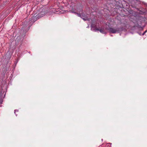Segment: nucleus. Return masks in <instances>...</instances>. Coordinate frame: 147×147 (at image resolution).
Masks as SVG:
<instances>
[{"mask_svg":"<svg viewBox=\"0 0 147 147\" xmlns=\"http://www.w3.org/2000/svg\"><path fill=\"white\" fill-rule=\"evenodd\" d=\"M73 13H76L77 14L78 16L79 17H81V18H82V19L84 20H88V16L87 15H81L80 14H79L78 13H77L75 12H72Z\"/></svg>","mask_w":147,"mask_h":147,"instance_id":"f257e3e1","label":"nucleus"},{"mask_svg":"<svg viewBox=\"0 0 147 147\" xmlns=\"http://www.w3.org/2000/svg\"><path fill=\"white\" fill-rule=\"evenodd\" d=\"M92 29L93 30H94L95 31H99L101 33H105V32L103 29H99L95 27H92Z\"/></svg>","mask_w":147,"mask_h":147,"instance_id":"f03ea898","label":"nucleus"},{"mask_svg":"<svg viewBox=\"0 0 147 147\" xmlns=\"http://www.w3.org/2000/svg\"><path fill=\"white\" fill-rule=\"evenodd\" d=\"M109 30L110 32L112 33H115L117 32L118 31L119 29L118 28L115 29L113 28H110Z\"/></svg>","mask_w":147,"mask_h":147,"instance_id":"7ed1b4c3","label":"nucleus"},{"mask_svg":"<svg viewBox=\"0 0 147 147\" xmlns=\"http://www.w3.org/2000/svg\"><path fill=\"white\" fill-rule=\"evenodd\" d=\"M65 11L62 10L61 9H59L58 10H57L56 11H55L54 12L56 13H64Z\"/></svg>","mask_w":147,"mask_h":147,"instance_id":"20e7f679","label":"nucleus"},{"mask_svg":"<svg viewBox=\"0 0 147 147\" xmlns=\"http://www.w3.org/2000/svg\"><path fill=\"white\" fill-rule=\"evenodd\" d=\"M147 30H146L142 34V35H144V34H145V33L147 32Z\"/></svg>","mask_w":147,"mask_h":147,"instance_id":"39448f33","label":"nucleus"},{"mask_svg":"<svg viewBox=\"0 0 147 147\" xmlns=\"http://www.w3.org/2000/svg\"><path fill=\"white\" fill-rule=\"evenodd\" d=\"M16 111L18 112V111L17 110H14V113H15V114H16Z\"/></svg>","mask_w":147,"mask_h":147,"instance_id":"423d86ee","label":"nucleus"}]
</instances>
